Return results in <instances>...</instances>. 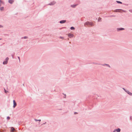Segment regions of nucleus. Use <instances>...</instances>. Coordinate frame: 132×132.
Here are the masks:
<instances>
[{"label": "nucleus", "mask_w": 132, "mask_h": 132, "mask_svg": "<svg viewBox=\"0 0 132 132\" xmlns=\"http://www.w3.org/2000/svg\"><path fill=\"white\" fill-rule=\"evenodd\" d=\"M84 25L85 26H93L94 25L92 22L89 21H87L84 23Z\"/></svg>", "instance_id": "nucleus-1"}, {"label": "nucleus", "mask_w": 132, "mask_h": 132, "mask_svg": "<svg viewBox=\"0 0 132 132\" xmlns=\"http://www.w3.org/2000/svg\"><path fill=\"white\" fill-rule=\"evenodd\" d=\"M9 59L8 57H7L6 58L5 60L3 62V64L4 65L6 64L8 62V61Z\"/></svg>", "instance_id": "nucleus-2"}, {"label": "nucleus", "mask_w": 132, "mask_h": 132, "mask_svg": "<svg viewBox=\"0 0 132 132\" xmlns=\"http://www.w3.org/2000/svg\"><path fill=\"white\" fill-rule=\"evenodd\" d=\"M56 3V2L55 1H53L52 2H51L50 3L47 4V5H54Z\"/></svg>", "instance_id": "nucleus-3"}, {"label": "nucleus", "mask_w": 132, "mask_h": 132, "mask_svg": "<svg viewBox=\"0 0 132 132\" xmlns=\"http://www.w3.org/2000/svg\"><path fill=\"white\" fill-rule=\"evenodd\" d=\"M125 29V28H118L117 29V31L118 32L121 30H124Z\"/></svg>", "instance_id": "nucleus-4"}, {"label": "nucleus", "mask_w": 132, "mask_h": 132, "mask_svg": "<svg viewBox=\"0 0 132 132\" xmlns=\"http://www.w3.org/2000/svg\"><path fill=\"white\" fill-rule=\"evenodd\" d=\"M13 108H14L16 106L17 104L16 102L14 100L13 101Z\"/></svg>", "instance_id": "nucleus-5"}, {"label": "nucleus", "mask_w": 132, "mask_h": 132, "mask_svg": "<svg viewBox=\"0 0 132 132\" xmlns=\"http://www.w3.org/2000/svg\"><path fill=\"white\" fill-rule=\"evenodd\" d=\"M68 36L69 37L71 38L74 35L73 34H71V33H69L68 34Z\"/></svg>", "instance_id": "nucleus-6"}, {"label": "nucleus", "mask_w": 132, "mask_h": 132, "mask_svg": "<svg viewBox=\"0 0 132 132\" xmlns=\"http://www.w3.org/2000/svg\"><path fill=\"white\" fill-rule=\"evenodd\" d=\"M66 20H62L59 22L61 24L64 23L66 22Z\"/></svg>", "instance_id": "nucleus-7"}, {"label": "nucleus", "mask_w": 132, "mask_h": 132, "mask_svg": "<svg viewBox=\"0 0 132 132\" xmlns=\"http://www.w3.org/2000/svg\"><path fill=\"white\" fill-rule=\"evenodd\" d=\"M78 5V4L71 5H70V7L73 8H75Z\"/></svg>", "instance_id": "nucleus-8"}, {"label": "nucleus", "mask_w": 132, "mask_h": 132, "mask_svg": "<svg viewBox=\"0 0 132 132\" xmlns=\"http://www.w3.org/2000/svg\"><path fill=\"white\" fill-rule=\"evenodd\" d=\"M130 96H132V93L130 92L128 90H127L126 92Z\"/></svg>", "instance_id": "nucleus-9"}, {"label": "nucleus", "mask_w": 132, "mask_h": 132, "mask_svg": "<svg viewBox=\"0 0 132 132\" xmlns=\"http://www.w3.org/2000/svg\"><path fill=\"white\" fill-rule=\"evenodd\" d=\"M115 131H116L117 132H120L121 131V129L120 128H118L117 129H115Z\"/></svg>", "instance_id": "nucleus-10"}, {"label": "nucleus", "mask_w": 132, "mask_h": 132, "mask_svg": "<svg viewBox=\"0 0 132 132\" xmlns=\"http://www.w3.org/2000/svg\"><path fill=\"white\" fill-rule=\"evenodd\" d=\"M121 10L123 12H126V11H125L122 10V9H117L115 10V12H120L119 11H118L119 10Z\"/></svg>", "instance_id": "nucleus-11"}, {"label": "nucleus", "mask_w": 132, "mask_h": 132, "mask_svg": "<svg viewBox=\"0 0 132 132\" xmlns=\"http://www.w3.org/2000/svg\"><path fill=\"white\" fill-rule=\"evenodd\" d=\"M14 1L13 0H9L8 1L9 2L10 4H12L13 3Z\"/></svg>", "instance_id": "nucleus-12"}, {"label": "nucleus", "mask_w": 132, "mask_h": 132, "mask_svg": "<svg viewBox=\"0 0 132 132\" xmlns=\"http://www.w3.org/2000/svg\"><path fill=\"white\" fill-rule=\"evenodd\" d=\"M34 120L35 121H39V124H40V122L41 121V120L40 119L37 120V119H34Z\"/></svg>", "instance_id": "nucleus-13"}, {"label": "nucleus", "mask_w": 132, "mask_h": 132, "mask_svg": "<svg viewBox=\"0 0 132 132\" xmlns=\"http://www.w3.org/2000/svg\"><path fill=\"white\" fill-rule=\"evenodd\" d=\"M103 66H104L105 65H106L108 67H109V68H110V66L108 64H103Z\"/></svg>", "instance_id": "nucleus-14"}, {"label": "nucleus", "mask_w": 132, "mask_h": 132, "mask_svg": "<svg viewBox=\"0 0 132 132\" xmlns=\"http://www.w3.org/2000/svg\"><path fill=\"white\" fill-rule=\"evenodd\" d=\"M70 29L71 30H74L75 29V28L74 27L72 26L70 28Z\"/></svg>", "instance_id": "nucleus-15"}, {"label": "nucleus", "mask_w": 132, "mask_h": 132, "mask_svg": "<svg viewBox=\"0 0 132 132\" xmlns=\"http://www.w3.org/2000/svg\"><path fill=\"white\" fill-rule=\"evenodd\" d=\"M116 2H117V3L118 4H122V3L120 1H116Z\"/></svg>", "instance_id": "nucleus-16"}, {"label": "nucleus", "mask_w": 132, "mask_h": 132, "mask_svg": "<svg viewBox=\"0 0 132 132\" xmlns=\"http://www.w3.org/2000/svg\"><path fill=\"white\" fill-rule=\"evenodd\" d=\"M101 20V18L99 17L98 18V22H100Z\"/></svg>", "instance_id": "nucleus-17"}, {"label": "nucleus", "mask_w": 132, "mask_h": 132, "mask_svg": "<svg viewBox=\"0 0 132 132\" xmlns=\"http://www.w3.org/2000/svg\"><path fill=\"white\" fill-rule=\"evenodd\" d=\"M15 53L14 52H13V54H11V56H12V58L13 59H14V55H15Z\"/></svg>", "instance_id": "nucleus-18"}, {"label": "nucleus", "mask_w": 132, "mask_h": 132, "mask_svg": "<svg viewBox=\"0 0 132 132\" xmlns=\"http://www.w3.org/2000/svg\"><path fill=\"white\" fill-rule=\"evenodd\" d=\"M14 130H15V129L13 127H12L11 128V131H13Z\"/></svg>", "instance_id": "nucleus-19"}, {"label": "nucleus", "mask_w": 132, "mask_h": 132, "mask_svg": "<svg viewBox=\"0 0 132 132\" xmlns=\"http://www.w3.org/2000/svg\"><path fill=\"white\" fill-rule=\"evenodd\" d=\"M28 37L27 36H24V37H23L22 38V39H23V38H24V39H27V38H28Z\"/></svg>", "instance_id": "nucleus-20"}, {"label": "nucleus", "mask_w": 132, "mask_h": 132, "mask_svg": "<svg viewBox=\"0 0 132 132\" xmlns=\"http://www.w3.org/2000/svg\"><path fill=\"white\" fill-rule=\"evenodd\" d=\"M4 7H2L0 8V10L1 11H2L3 10Z\"/></svg>", "instance_id": "nucleus-21"}, {"label": "nucleus", "mask_w": 132, "mask_h": 132, "mask_svg": "<svg viewBox=\"0 0 132 132\" xmlns=\"http://www.w3.org/2000/svg\"><path fill=\"white\" fill-rule=\"evenodd\" d=\"M4 92L5 93H7L8 92L4 88Z\"/></svg>", "instance_id": "nucleus-22"}, {"label": "nucleus", "mask_w": 132, "mask_h": 132, "mask_svg": "<svg viewBox=\"0 0 132 132\" xmlns=\"http://www.w3.org/2000/svg\"><path fill=\"white\" fill-rule=\"evenodd\" d=\"M63 94L64 95V96L63 97V98H65L66 96V95L65 94H64L63 93Z\"/></svg>", "instance_id": "nucleus-23"}, {"label": "nucleus", "mask_w": 132, "mask_h": 132, "mask_svg": "<svg viewBox=\"0 0 132 132\" xmlns=\"http://www.w3.org/2000/svg\"><path fill=\"white\" fill-rule=\"evenodd\" d=\"M10 119V117L8 116L7 117V120H9Z\"/></svg>", "instance_id": "nucleus-24"}, {"label": "nucleus", "mask_w": 132, "mask_h": 132, "mask_svg": "<svg viewBox=\"0 0 132 132\" xmlns=\"http://www.w3.org/2000/svg\"><path fill=\"white\" fill-rule=\"evenodd\" d=\"M115 16H116V15H110V16H108V17H115Z\"/></svg>", "instance_id": "nucleus-25"}, {"label": "nucleus", "mask_w": 132, "mask_h": 132, "mask_svg": "<svg viewBox=\"0 0 132 132\" xmlns=\"http://www.w3.org/2000/svg\"><path fill=\"white\" fill-rule=\"evenodd\" d=\"M126 92V91L127 90L125 89V88H122Z\"/></svg>", "instance_id": "nucleus-26"}, {"label": "nucleus", "mask_w": 132, "mask_h": 132, "mask_svg": "<svg viewBox=\"0 0 132 132\" xmlns=\"http://www.w3.org/2000/svg\"><path fill=\"white\" fill-rule=\"evenodd\" d=\"M18 59H19V61L20 62V57L19 56H18Z\"/></svg>", "instance_id": "nucleus-27"}, {"label": "nucleus", "mask_w": 132, "mask_h": 132, "mask_svg": "<svg viewBox=\"0 0 132 132\" xmlns=\"http://www.w3.org/2000/svg\"><path fill=\"white\" fill-rule=\"evenodd\" d=\"M130 120L131 121H132V118H131V116H130Z\"/></svg>", "instance_id": "nucleus-28"}, {"label": "nucleus", "mask_w": 132, "mask_h": 132, "mask_svg": "<svg viewBox=\"0 0 132 132\" xmlns=\"http://www.w3.org/2000/svg\"><path fill=\"white\" fill-rule=\"evenodd\" d=\"M60 38H61V39H63V38L64 37H61V36H60Z\"/></svg>", "instance_id": "nucleus-29"}, {"label": "nucleus", "mask_w": 132, "mask_h": 132, "mask_svg": "<svg viewBox=\"0 0 132 132\" xmlns=\"http://www.w3.org/2000/svg\"><path fill=\"white\" fill-rule=\"evenodd\" d=\"M77 113H78L76 112H75L74 113V114H77Z\"/></svg>", "instance_id": "nucleus-30"}, {"label": "nucleus", "mask_w": 132, "mask_h": 132, "mask_svg": "<svg viewBox=\"0 0 132 132\" xmlns=\"http://www.w3.org/2000/svg\"><path fill=\"white\" fill-rule=\"evenodd\" d=\"M46 123V122H45V123H44L43 124H42V125L43 124H44Z\"/></svg>", "instance_id": "nucleus-31"}, {"label": "nucleus", "mask_w": 132, "mask_h": 132, "mask_svg": "<svg viewBox=\"0 0 132 132\" xmlns=\"http://www.w3.org/2000/svg\"><path fill=\"white\" fill-rule=\"evenodd\" d=\"M0 3H2L3 2L1 0H0Z\"/></svg>", "instance_id": "nucleus-32"}, {"label": "nucleus", "mask_w": 132, "mask_h": 132, "mask_svg": "<svg viewBox=\"0 0 132 132\" xmlns=\"http://www.w3.org/2000/svg\"><path fill=\"white\" fill-rule=\"evenodd\" d=\"M116 131H115V129L113 131V132H115Z\"/></svg>", "instance_id": "nucleus-33"}, {"label": "nucleus", "mask_w": 132, "mask_h": 132, "mask_svg": "<svg viewBox=\"0 0 132 132\" xmlns=\"http://www.w3.org/2000/svg\"><path fill=\"white\" fill-rule=\"evenodd\" d=\"M1 27H2V26L1 25H0V28Z\"/></svg>", "instance_id": "nucleus-34"}, {"label": "nucleus", "mask_w": 132, "mask_h": 132, "mask_svg": "<svg viewBox=\"0 0 132 132\" xmlns=\"http://www.w3.org/2000/svg\"><path fill=\"white\" fill-rule=\"evenodd\" d=\"M1 3H0V6H1Z\"/></svg>", "instance_id": "nucleus-35"}, {"label": "nucleus", "mask_w": 132, "mask_h": 132, "mask_svg": "<svg viewBox=\"0 0 132 132\" xmlns=\"http://www.w3.org/2000/svg\"><path fill=\"white\" fill-rule=\"evenodd\" d=\"M131 29V30H132V29Z\"/></svg>", "instance_id": "nucleus-36"}, {"label": "nucleus", "mask_w": 132, "mask_h": 132, "mask_svg": "<svg viewBox=\"0 0 132 132\" xmlns=\"http://www.w3.org/2000/svg\"><path fill=\"white\" fill-rule=\"evenodd\" d=\"M1 39H1V38H0V40H1Z\"/></svg>", "instance_id": "nucleus-37"}, {"label": "nucleus", "mask_w": 132, "mask_h": 132, "mask_svg": "<svg viewBox=\"0 0 132 132\" xmlns=\"http://www.w3.org/2000/svg\"><path fill=\"white\" fill-rule=\"evenodd\" d=\"M131 12H132V11H131Z\"/></svg>", "instance_id": "nucleus-38"}]
</instances>
